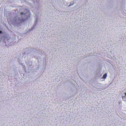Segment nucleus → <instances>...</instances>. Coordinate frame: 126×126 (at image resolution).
I'll return each instance as SVG.
<instances>
[{
    "label": "nucleus",
    "mask_w": 126,
    "mask_h": 126,
    "mask_svg": "<svg viewBox=\"0 0 126 126\" xmlns=\"http://www.w3.org/2000/svg\"><path fill=\"white\" fill-rule=\"evenodd\" d=\"M107 76V74L106 73L104 74L102 78L104 79H105L106 78V77Z\"/></svg>",
    "instance_id": "nucleus-1"
},
{
    "label": "nucleus",
    "mask_w": 126,
    "mask_h": 126,
    "mask_svg": "<svg viewBox=\"0 0 126 126\" xmlns=\"http://www.w3.org/2000/svg\"><path fill=\"white\" fill-rule=\"evenodd\" d=\"M20 15H21V16L22 17L23 15L24 16H26V13H24L23 12H21V13Z\"/></svg>",
    "instance_id": "nucleus-2"
},
{
    "label": "nucleus",
    "mask_w": 126,
    "mask_h": 126,
    "mask_svg": "<svg viewBox=\"0 0 126 126\" xmlns=\"http://www.w3.org/2000/svg\"><path fill=\"white\" fill-rule=\"evenodd\" d=\"M26 20V19L23 18L22 19H20V20L21 21L23 22Z\"/></svg>",
    "instance_id": "nucleus-3"
},
{
    "label": "nucleus",
    "mask_w": 126,
    "mask_h": 126,
    "mask_svg": "<svg viewBox=\"0 0 126 126\" xmlns=\"http://www.w3.org/2000/svg\"><path fill=\"white\" fill-rule=\"evenodd\" d=\"M124 98H125V96H123L122 97V99H123H123H124Z\"/></svg>",
    "instance_id": "nucleus-4"
},
{
    "label": "nucleus",
    "mask_w": 126,
    "mask_h": 126,
    "mask_svg": "<svg viewBox=\"0 0 126 126\" xmlns=\"http://www.w3.org/2000/svg\"><path fill=\"white\" fill-rule=\"evenodd\" d=\"M2 33V31H0V33Z\"/></svg>",
    "instance_id": "nucleus-5"
},
{
    "label": "nucleus",
    "mask_w": 126,
    "mask_h": 126,
    "mask_svg": "<svg viewBox=\"0 0 126 126\" xmlns=\"http://www.w3.org/2000/svg\"><path fill=\"white\" fill-rule=\"evenodd\" d=\"M125 95H126V93H125Z\"/></svg>",
    "instance_id": "nucleus-6"
},
{
    "label": "nucleus",
    "mask_w": 126,
    "mask_h": 126,
    "mask_svg": "<svg viewBox=\"0 0 126 126\" xmlns=\"http://www.w3.org/2000/svg\"><path fill=\"white\" fill-rule=\"evenodd\" d=\"M71 6L70 4L69 6Z\"/></svg>",
    "instance_id": "nucleus-7"
}]
</instances>
